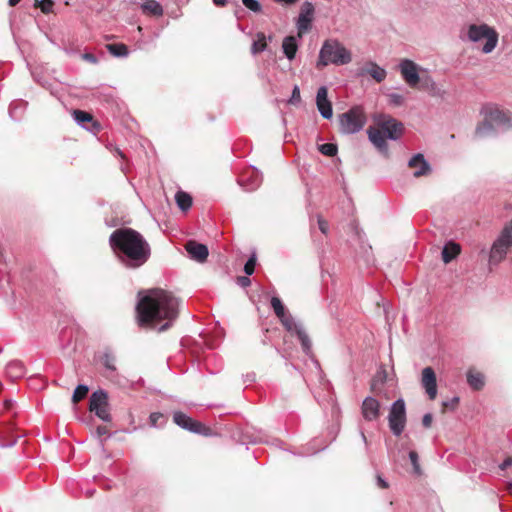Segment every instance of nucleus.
<instances>
[{
    "label": "nucleus",
    "mask_w": 512,
    "mask_h": 512,
    "mask_svg": "<svg viewBox=\"0 0 512 512\" xmlns=\"http://www.w3.org/2000/svg\"><path fill=\"white\" fill-rule=\"evenodd\" d=\"M388 99H389V103L393 106H401L405 102L404 96L399 93L388 94Z\"/></svg>",
    "instance_id": "obj_40"
},
{
    "label": "nucleus",
    "mask_w": 512,
    "mask_h": 512,
    "mask_svg": "<svg viewBox=\"0 0 512 512\" xmlns=\"http://www.w3.org/2000/svg\"><path fill=\"white\" fill-rule=\"evenodd\" d=\"M228 0H213V3L216 6H225L227 4Z\"/></svg>",
    "instance_id": "obj_54"
},
{
    "label": "nucleus",
    "mask_w": 512,
    "mask_h": 512,
    "mask_svg": "<svg viewBox=\"0 0 512 512\" xmlns=\"http://www.w3.org/2000/svg\"><path fill=\"white\" fill-rule=\"evenodd\" d=\"M433 417L430 413H427L423 416L422 424L424 427L429 428L432 424Z\"/></svg>",
    "instance_id": "obj_49"
},
{
    "label": "nucleus",
    "mask_w": 512,
    "mask_h": 512,
    "mask_svg": "<svg viewBox=\"0 0 512 512\" xmlns=\"http://www.w3.org/2000/svg\"><path fill=\"white\" fill-rule=\"evenodd\" d=\"M81 57L83 60H85L89 63H92V64H96L98 62L97 57L92 53H84L81 55Z\"/></svg>",
    "instance_id": "obj_48"
},
{
    "label": "nucleus",
    "mask_w": 512,
    "mask_h": 512,
    "mask_svg": "<svg viewBox=\"0 0 512 512\" xmlns=\"http://www.w3.org/2000/svg\"><path fill=\"white\" fill-rule=\"evenodd\" d=\"M377 484L380 488L386 489L388 488V483L384 480L380 475L377 476Z\"/></svg>",
    "instance_id": "obj_52"
},
{
    "label": "nucleus",
    "mask_w": 512,
    "mask_h": 512,
    "mask_svg": "<svg viewBox=\"0 0 512 512\" xmlns=\"http://www.w3.org/2000/svg\"><path fill=\"white\" fill-rule=\"evenodd\" d=\"M421 384L429 399L434 400L437 395V381L436 374L431 367H425L422 370Z\"/></svg>",
    "instance_id": "obj_15"
},
{
    "label": "nucleus",
    "mask_w": 512,
    "mask_h": 512,
    "mask_svg": "<svg viewBox=\"0 0 512 512\" xmlns=\"http://www.w3.org/2000/svg\"><path fill=\"white\" fill-rule=\"evenodd\" d=\"M173 421L179 427L196 434H206V431L208 430V428L201 422L192 419L181 411L174 412Z\"/></svg>",
    "instance_id": "obj_12"
},
{
    "label": "nucleus",
    "mask_w": 512,
    "mask_h": 512,
    "mask_svg": "<svg viewBox=\"0 0 512 512\" xmlns=\"http://www.w3.org/2000/svg\"><path fill=\"white\" fill-rule=\"evenodd\" d=\"M237 284L243 288L248 287L251 284V280L247 276H239L237 277Z\"/></svg>",
    "instance_id": "obj_47"
},
{
    "label": "nucleus",
    "mask_w": 512,
    "mask_h": 512,
    "mask_svg": "<svg viewBox=\"0 0 512 512\" xmlns=\"http://www.w3.org/2000/svg\"><path fill=\"white\" fill-rule=\"evenodd\" d=\"M361 437H362L363 441L366 443L367 439H366V436H365L364 432H361Z\"/></svg>",
    "instance_id": "obj_58"
},
{
    "label": "nucleus",
    "mask_w": 512,
    "mask_h": 512,
    "mask_svg": "<svg viewBox=\"0 0 512 512\" xmlns=\"http://www.w3.org/2000/svg\"><path fill=\"white\" fill-rule=\"evenodd\" d=\"M459 37L464 42L482 43L481 52L483 54L492 53L499 41V34L496 29L486 23H472L464 26Z\"/></svg>",
    "instance_id": "obj_4"
},
{
    "label": "nucleus",
    "mask_w": 512,
    "mask_h": 512,
    "mask_svg": "<svg viewBox=\"0 0 512 512\" xmlns=\"http://www.w3.org/2000/svg\"><path fill=\"white\" fill-rule=\"evenodd\" d=\"M459 403V397H453L450 400L443 401L442 405L444 408H449L451 410H454Z\"/></svg>",
    "instance_id": "obj_45"
},
{
    "label": "nucleus",
    "mask_w": 512,
    "mask_h": 512,
    "mask_svg": "<svg viewBox=\"0 0 512 512\" xmlns=\"http://www.w3.org/2000/svg\"><path fill=\"white\" fill-rule=\"evenodd\" d=\"M242 3L247 9L255 13H259L262 10V6L258 0H242Z\"/></svg>",
    "instance_id": "obj_38"
},
{
    "label": "nucleus",
    "mask_w": 512,
    "mask_h": 512,
    "mask_svg": "<svg viewBox=\"0 0 512 512\" xmlns=\"http://www.w3.org/2000/svg\"><path fill=\"white\" fill-rule=\"evenodd\" d=\"M480 113L483 120L475 130V136L478 138L489 136L496 130L505 131L512 128L510 111L502 110L497 105L489 103L482 106Z\"/></svg>",
    "instance_id": "obj_3"
},
{
    "label": "nucleus",
    "mask_w": 512,
    "mask_h": 512,
    "mask_svg": "<svg viewBox=\"0 0 512 512\" xmlns=\"http://www.w3.org/2000/svg\"><path fill=\"white\" fill-rule=\"evenodd\" d=\"M420 83L417 88L427 91L432 96L442 97L444 91L437 85L434 79L429 75L428 70L420 76Z\"/></svg>",
    "instance_id": "obj_19"
},
{
    "label": "nucleus",
    "mask_w": 512,
    "mask_h": 512,
    "mask_svg": "<svg viewBox=\"0 0 512 512\" xmlns=\"http://www.w3.org/2000/svg\"><path fill=\"white\" fill-rule=\"evenodd\" d=\"M301 97H300V89L299 87L296 85L294 86L293 90H292V95L289 99V103L291 104H295V103H298L300 101Z\"/></svg>",
    "instance_id": "obj_44"
},
{
    "label": "nucleus",
    "mask_w": 512,
    "mask_h": 512,
    "mask_svg": "<svg viewBox=\"0 0 512 512\" xmlns=\"http://www.w3.org/2000/svg\"><path fill=\"white\" fill-rule=\"evenodd\" d=\"M467 382L474 390H480L484 386V376L480 372L469 370L467 373Z\"/></svg>",
    "instance_id": "obj_27"
},
{
    "label": "nucleus",
    "mask_w": 512,
    "mask_h": 512,
    "mask_svg": "<svg viewBox=\"0 0 512 512\" xmlns=\"http://www.w3.org/2000/svg\"><path fill=\"white\" fill-rule=\"evenodd\" d=\"M89 391V388L87 385L80 384L78 385L72 395V401L74 403H78L82 399H84Z\"/></svg>",
    "instance_id": "obj_35"
},
{
    "label": "nucleus",
    "mask_w": 512,
    "mask_h": 512,
    "mask_svg": "<svg viewBox=\"0 0 512 512\" xmlns=\"http://www.w3.org/2000/svg\"><path fill=\"white\" fill-rule=\"evenodd\" d=\"M361 412L365 420L374 421L380 416V403L374 397H366L363 400Z\"/></svg>",
    "instance_id": "obj_17"
},
{
    "label": "nucleus",
    "mask_w": 512,
    "mask_h": 512,
    "mask_svg": "<svg viewBox=\"0 0 512 512\" xmlns=\"http://www.w3.org/2000/svg\"><path fill=\"white\" fill-rule=\"evenodd\" d=\"M279 320L288 332L295 334L298 337L303 351L309 355L311 352L312 343L302 324L296 322L294 317L289 312L279 318Z\"/></svg>",
    "instance_id": "obj_8"
},
{
    "label": "nucleus",
    "mask_w": 512,
    "mask_h": 512,
    "mask_svg": "<svg viewBox=\"0 0 512 512\" xmlns=\"http://www.w3.org/2000/svg\"><path fill=\"white\" fill-rule=\"evenodd\" d=\"M99 436L105 435L107 433V428L105 426H99L96 430Z\"/></svg>",
    "instance_id": "obj_53"
},
{
    "label": "nucleus",
    "mask_w": 512,
    "mask_h": 512,
    "mask_svg": "<svg viewBox=\"0 0 512 512\" xmlns=\"http://www.w3.org/2000/svg\"><path fill=\"white\" fill-rule=\"evenodd\" d=\"M509 489L512 492V482L509 484Z\"/></svg>",
    "instance_id": "obj_60"
},
{
    "label": "nucleus",
    "mask_w": 512,
    "mask_h": 512,
    "mask_svg": "<svg viewBox=\"0 0 512 512\" xmlns=\"http://www.w3.org/2000/svg\"><path fill=\"white\" fill-rule=\"evenodd\" d=\"M274 2L281 4L282 6L294 5L298 0H273Z\"/></svg>",
    "instance_id": "obj_51"
},
{
    "label": "nucleus",
    "mask_w": 512,
    "mask_h": 512,
    "mask_svg": "<svg viewBox=\"0 0 512 512\" xmlns=\"http://www.w3.org/2000/svg\"><path fill=\"white\" fill-rule=\"evenodd\" d=\"M89 409L104 422L111 421V414L108 403V394L104 390H97L92 393L89 401Z\"/></svg>",
    "instance_id": "obj_10"
},
{
    "label": "nucleus",
    "mask_w": 512,
    "mask_h": 512,
    "mask_svg": "<svg viewBox=\"0 0 512 512\" xmlns=\"http://www.w3.org/2000/svg\"><path fill=\"white\" fill-rule=\"evenodd\" d=\"M398 69L405 83L411 87L416 88L420 83V76L426 73V69L416 64L410 59H402L398 64Z\"/></svg>",
    "instance_id": "obj_9"
},
{
    "label": "nucleus",
    "mask_w": 512,
    "mask_h": 512,
    "mask_svg": "<svg viewBox=\"0 0 512 512\" xmlns=\"http://www.w3.org/2000/svg\"><path fill=\"white\" fill-rule=\"evenodd\" d=\"M10 405H11V401H6V406L10 407Z\"/></svg>",
    "instance_id": "obj_59"
},
{
    "label": "nucleus",
    "mask_w": 512,
    "mask_h": 512,
    "mask_svg": "<svg viewBox=\"0 0 512 512\" xmlns=\"http://www.w3.org/2000/svg\"><path fill=\"white\" fill-rule=\"evenodd\" d=\"M282 49L285 56L291 61L295 58L298 50V43L295 36H287L282 43Z\"/></svg>",
    "instance_id": "obj_25"
},
{
    "label": "nucleus",
    "mask_w": 512,
    "mask_h": 512,
    "mask_svg": "<svg viewBox=\"0 0 512 512\" xmlns=\"http://www.w3.org/2000/svg\"><path fill=\"white\" fill-rule=\"evenodd\" d=\"M24 372V366L20 361H12L7 365V374L12 378H20Z\"/></svg>",
    "instance_id": "obj_30"
},
{
    "label": "nucleus",
    "mask_w": 512,
    "mask_h": 512,
    "mask_svg": "<svg viewBox=\"0 0 512 512\" xmlns=\"http://www.w3.org/2000/svg\"><path fill=\"white\" fill-rule=\"evenodd\" d=\"M378 126L381 128L386 138L390 140H398L404 131L403 124L390 116H383L378 122Z\"/></svg>",
    "instance_id": "obj_13"
},
{
    "label": "nucleus",
    "mask_w": 512,
    "mask_h": 512,
    "mask_svg": "<svg viewBox=\"0 0 512 512\" xmlns=\"http://www.w3.org/2000/svg\"><path fill=\"white\" fill-rule=\"evenodd\" d=\"M368 138L371 143L383 154H388V145L386 142V136L378 127H369L367 130Z\"/></svg>",
    "instance_id": "obj_18"
},
{
    "label": "nucleus",
    "mask_w": 512,
    "mask_h": 512,
    "mask_svg": "<svg viewBox=\"0 0 512 512\" xmlns=\"http://www.w3.org/2000/svg\"><path fill=\"white\" fill-rule=\"evenodd\" d=\"M185 248L190 257L198 262H204L209 255L208 247L196 241H188Z\"/></svg>",
    "instance_id": "obj_20"
},
{
    "label": "nucleus",
    "mask_w": 512,
    "mask_h": 512,
    "mask_svg": "<svg viewBox=\"0 0 512 512\" xmlns=\"http://www.w3.org/2000/svg\"><path fill=\"white\" fill-rule=\"evenodd\" d=\"M73 117L77 124L81 125L82 127H85V123L91 122L93 119L90 113L82 110H74Z\"/></svg>",
    "instance_id": "obj_33"
},
{
    "label": "nucleus",
    "mask_w": 512,
    "mask_h": 512,
    "mask_svg": "<svg viewBox=\"0 0 512 512\" xmlns=\"http://www.w3.org/2000/svg\"><path fill=\"white\" fill-rule=\"evenodd\" d=\"M512 466V457H508L506 458L500 465H499V468L501 470H505L507 469L508 467Z\"/></svg>",
    "instance_id": "obj_50"
},
{
    "label": "nucleus",
    "mask_w": 512,
    "mask_h": 512,
    "mask_svg": "<svg viewBox=\"0 0 512 512\" xmlns=\"http://www.w3.org/2000/svg\"><path fill=\"white\" fill-rule=\"evenodd\" d=\"M409 459H410L411 464L413 466L414 472L416 474H420L421 473V469H420V465H419V459H418L417 452L410 451L409 452Z\"/></svg>",
    "instance_id": "obj_41"
},
{
    "label": "nucleus",
    "mask_w": 512,
    "mask_h": 512,
    "mask_svg": "<svg viewBox=\"0 0 512 512\" xmlns=\"http://www.w3.org/2000/svg\"><path fill=\"white\" fill-rule=\"evenodd\" d=\"M408 166L414 170L413 176L416 178L426 176L431 172L430 164L421 153H417L412 156L408 161Z\"/></svg>",
    "instance_id": "obj_16"
},
{
    "label": "nucleus",
    "mask_w": 512,
    "mask_h": 512,
    "mask_svg": "<svg viewBox=\"0 0 512 512\" xmlns=\"http://www.w3.org/2000/svg\"><path fill=\"white\" fill-rule=\"evenodd\" d=\"M175 200L178 205V207L182 211H187L191 205H192V198L191 196L183 191H178L175 195Z\"/></svg>",
    "instance_id": "obj_29"
},
{
    "label": "nucleus",
    "mask_w": 512,
    "mask_h": 512,
    "mask_svg": "<svg viewBox=\"0 0 512 512\" xmlns=\"http://www.w3.org/2000/svg\"><path fill=\"white\" fill-rule=\"evenodd\" d=\"M179 299L163 289L139 292L136 306L137 320L141 327L163 332L169 329L178 317Z\"/></svg>",
    "instance_id": "obj_1"
},
{
    "label": "nucleus",
    "mask_w": 512,
    "mask_h": 512,
    "mask_svg": "<svg viewBox=\"0 0 512 512\" xmlns=\"http://www.w3.org/2000/svg\"><path fill=\"white\" fill-rule=\"evenodd\" d=\"M15 443H16V441H13V442L8 443V444H2V446H5V447L13 446Z\"/></svg>",
    "instance_id": "obj_57"
},
{
    "label": "nucleus",
    "mask_w": 512,
    "mask_h": 512,
    "mask_svg": "<svg viewBox=\"0 0 512 512\" xmlns=\"http://www.w3.org/2000/svg\"><path fill=\"white\" fill-rule=\"evenodd\" d=\"M141 9L144 13L157 17L162 16L164 12L161 4L156 0H145V2L141 5Z\"/></svg>",
    "instance_id": "obj_26"
},
{
    "label": "nucleus",
    "mask_w": 512,
    "mask_h": 512,
    "mask_svg": "<svg viewBox=\"0 0 512 512\" xmlns=\"http://www.w3.org/2000/svg\"><path fill=\"white\" fill-rule=\"evenodd\" d=\"M387 380V371L384 368H380L371 383V389L374 393H380V386L383 385Z\"/></svg>",
    "instance_id": "obj_28"
},
{
    "label": "nucleus",
    "mask_w": 512,
    "mask_h": 512,
    "mask_svg": "<svg viewBox=\"0 0 512 512\" xmlns=\"http://www.w3.org/2000/svg\"><path fill=\"white\" fill-rule=\"evenodd\" d=\"M318 227H319V230L323 233V234H327L328 231H329V225H328V222L326 220H324L321 216H318Z\"/></svg>",
    "instance_id": "obj_46"
},
{
    "label": "nucleus",
    "mask_w": 512,
    "mask_h": 512,
    "mask_svg": "<svg viewBox=\"0 0 512 512\" xmlns=\"http://www.w3.org/2000/svg\"><path fill=\"white\" fill-rule=\"evenodd\" d=\"M314 12L315 9L311 2L305 1L302 4L300 13L296 21L298 37L301 38L304 33L308 32L311 29Z\"/></svg>",
    "instance_id": "obj_11"
},
{
    "label": "nucleus",
    "mask_w": 512,
    "mask_h": 512,
    "mask_svg": "<svg viewBox=\"0 0 512 512\" xmlns=\"http://www.w3.org/2000/svg\"><path fill=\"white\" fill-rule=\"evenodd\" d=\"M352 60L351 52L336 39L324 41L317 61V68L334 65H346Z\"/></svg>",
    "instance_id": "obj_5"
},
{
    "label": "nucleus",
    "mask_w": 512,
    "mask_h": 512,
    "mask_svg": "<svg viewBox=\"0 0 512 512\" xmlns=\"http://www.w3.org/2000/svg\"><path fill=\"white\" fill-rule=\"evenodd\" d=\"M100 363L105 369V377H114L117 373L116 357L110 350H105L100 357Z\"/></svg>",
    "instance_id": "obj_21"
},
{
    "label": "nucleus",
    "mask_w": 512,
    "mask_h": 512,
    "mask_svg": "<svg viewBox=\"0 0 512 512\" xmlns=\"http://www.w3.org/2000/svg\"><path fill=\"white\" fill-rule=\"evenodd\" d=\"M365 74L370 75L378 83L384 81L387 76L386 70L372 61L368 62L366 66L359 72V75Z\"/></svg>",
    "instance_id": "obj_22"
},
{
    "label": "nucleus",
    "mask_w": 512,
    "mask_h": 512,
    "mask_svg": "<svg viewBox=\"0 0 512 512\" xmlns=\"http://www.w3.org/2000/svg\"><path fill=\"white\" fill-rule=\"evenodd\" d=\"M149 421L152 427H160L164 424V415L160 412H153L149 416Z\"/></svg>",
    "instance_id": "obj_37"
},
{
    "label": "nucleus",
    "mask_w": 512,
    "mask_h": 512,
    "mask_svg": "<svg viewBox=\"0 0 512 512\" xmlns=\"http://www.w3.org/2000/svg\"><path fill=\"white\" fill-rule=\"evenodd\" d=\"M389 428L393 435L400 436L406 426V405L402 398L394 401L388 415Z\"/></svg>",
    "instance_id": "obj_7"
},
{
    "label": "nucleus",
    "mask_w": 512,
    "mask_h": 512,
    "mask_svg": "<svg viewBox=\"0 0 512 512\" xmlns=\"http://www.w3.org/2000/svg\"><path fill=\"white\" fill-rule=\"evenodd\" d=\"M36 5L41 8L43 13H49L52 9L53 3L51 0H36Z\"/></svg>",
    "instance_id": "obj_43"
},
{
    "label": "nucleus",
    "mask_w": 512,
    "mask_h": 512,
    "mask_svg": "<svg viewBox=\"0 0 512 512\" xmlns=\"http://www.w3.org/2000/svg\"><path fill=\"white\" fill-rule=\"evenodd\" d=\"M366 124V115L360 106H354L339 117L340 131L343 134H355Z\"/></svg>",
    "instance_id": "obj_6"
},
{
    "label": "nucleus",
    "mask_w": 512,
    "mask_h": 512,
    "mask_svg": "<svg viewBox=\"0 0 512 512\" xmlns=\"http://www.w3.org/2000/svg\"><path fill=\"white\" fill-rule=\"evenodd\" d=\"M115 154H116V155H118V156H119V157H121V158H123V157H124V155H123L122 151H121L120 149H118V148H115Z\"/></svg>",
    "instance_id": "obj_55"
},
{
    "label": "nucleus",
    "mask_w": 512,
    "mask_h": 512,
    "mask_svg": "<svg viewBox=\"0 0 512 512\" xmlns=\"http://www.w3.org/2000/svg\"><path fill=\"white\" fill-rule=\"evenodd\" d=\"M262 179V174L257 169H253L251 177L243 176L239 183L246 191H253L261 185Z\"/></svg>",
    "instance_id": "obj_23"
},
{
    "label": "nucleus",
    "mask_w": 512,
    "mask_h": 512,
    "mask_svg": "<svg viewBox=\"0 0 512 512\" xmlns=\"http://www.w3.org/2000/svg\"><path fill=\"white\" fill-rule=\"evenodd\" d=\"M107 49L115 57H126L129 54L127 46L122 43L108 44Z\"/></svg>",
    "instance_id": "obj_31"
},
{
    "label": "nucleus",
    "mask_w": 512,
    "mask_h": 512,
    "mask_svg": "<svg viewBox=\"0 0 512 512\" xmlns=\"http://www.w3.org/2000/svg\"><path fill=\"white\" fill-rule=\"evenodd\" d=\"M461 253V246L454 242L448 241L442 249V260L445 264L450 263Z\"/></svg>",
    "instance_id": "obj_24"
},
{
    "label": "nucleus",
    "mask_w": 512,
    "mask_h": 512,
    "mask_svg": "<svg viewBox=\"0 0 512 512\" xmlns=\"http://www.w3.org/2000/svg\"><path fill=\"white\" fill-rule=\"evenodd\" d=\"M316 106L320 115L324 119H330L333 116V109L330 100L328 99V89L326 86H321L316 94Z\"/></svg>",
    "instance_id": "obj_14"
},
{
    "label": "nucleus",
    "mask_w": 512,
    "mask_h": 512,
    "mask_svg": "<svg viewBox=\"0 0 512 512\" xmlns=\"http://www.w3.org/2000/svg\"><path fill=\"white\" fill-rule=\"evenodd\" d=\"M256 255L252 254L244 265V272L246 275H252L255 270Z\"/></svg>",
    "instance_id": "obj_39"
},
{
    "label": "nucleus",
    "mask_w": 512,
    "mask_h": 512,
    "mask_svg": "<svg viewBox=\"0 0 512 512\" xmlns=\"http://www.w3.org/2000/svg\"><path fill=\"white\" fill-rule=\"evenodd\" d=\"M22 103H12L9 107V114L10 116L15 119L19 116L21 110H22Z\"/></svg>",
    "instance_id": "obj_42"
},
{
    "label": "nucleus",
    "mask_w": 512,
    "mask_h": 512,
    "mask_svg": "<svg viewBox=\"0 0 512 512\" xmlns=\"http://www.w3.org/2000/svg\"><path fill=\"white\" fill-rule=\"evenodd\" d=\"M109 245L126 268L136 269L144 265L151 255L149 243L132 228H118L109 237Z\"/></svg>",
    "instance_id": "obj_2"
},
{
    "label": "nucleus",
    "mask_w": 512,
    "mask_h": 512,
    "mask_svg": "<svg viewBox=\"0 0 512 512\" xmlns=\"http://www.w3.org/2000/svg\"><path fill=\"white\" fill-rule=\"evenodd\" d=\"M271 307L273 308V311L278 318H281L282 316H284L287 313V311L284 307V304L282 303L281 299L278 297L271 298Z\"/></svg>",
    "instance_id": "obj_34"
},
{
    "label": "nucleus",
    "mask_w": 512,
    "mask_h": 512,
    "mask_svg": "<svg viewBox=\"0 0 512 512\" xmlns=\"http://www.w3.org/2000/svg\"><path fill=\"white\" fill-rule=\"evenodd\" d=\"M21 0H9V5L10 6H15L17 5Z\"/></svg>",
    "instance_id": "obj_56"
},
{
    "label": "nucleus",
    "mask_w": 512,
    "mask_h": 512,
    "mask_svg": "<svg viewBox=\"0 0 512 512\" xmlns=\"http://www.w3.org/2000/svg\"><path fill=\"white\" fill-rule=\"evenodd\" d=\"M266 37L263 33L257 34V39L253 42L251 47L252 54H257L266 49Z\"/></svg>",
    "instance_id": "obj_32"
},
{
    "label": "nucleus",
    "mask_w": 512,
    "mask_h": 512,
    "mask_svg": "<svg viewBox=\"0 0 512 512\" xmlns=\"http://www.w3.org/2000/svg\"><path fill=\"white\" fill-rule=\"evenodd\" d=\"M319 151L325 155V156H329V157H333L337 154V151H338V147L336 144L334 143H325V144H321L319 147H318Z\"/></svg>",
    "instance_id": "obj_36"
}]
</instances>
